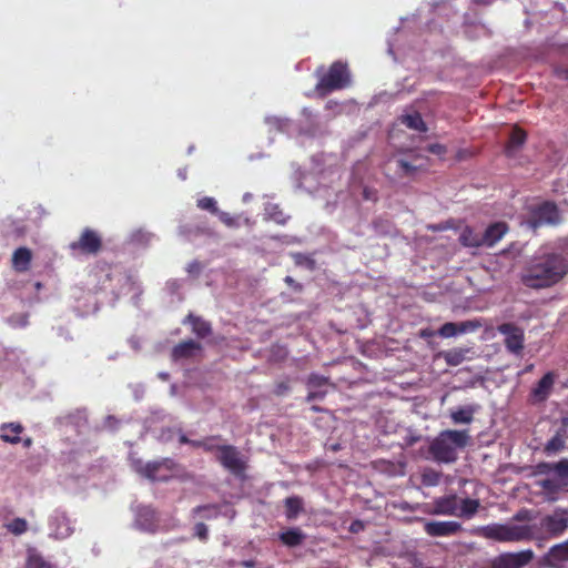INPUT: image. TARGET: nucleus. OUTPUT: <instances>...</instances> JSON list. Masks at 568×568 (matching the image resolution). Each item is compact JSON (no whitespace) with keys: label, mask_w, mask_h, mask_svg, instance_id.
Returning <instances> with one entry per match:
<instances>
[{"label":"nucleus","mask_w":568,"mask_h":568,"mask_svg":"<svg viewBox=\"0 0 568 568\" xmlns=\"http://www.w3.org/2000/svg\"><path fill=\"white\" fill-rule=\"evenodd\" d=\"M469 348H452L442 353V357L449 366H458L466 359Z\"/></svg>","instance_id":"2f4dec72"},{"label":"nucleus","mask_w":568,"mask_h":568,"mask_svg":"<svg viewBox=\"0 0 568 568\" xmlns=\"http://www.w3.org/2000/svg\"><path fill=\"white\" fill-rule=\"evenodd\" d=\"M201 271V264L199 262H192L189 264L187 272L189 273H199Z\"/></svg>","instance_id":"603ef678"},{"label":"nucleus","mask_w":568,"mask_h":568,"mask_svg":"<svg viewBox=\"0 0 568 568\" xmlns=\"http://www.w3.org/2000/svg\"><path fill=\"white\" fill-rule=\"evenodd\" d=\"M194 535L202 541H206L209 538L207 526L203 523H197L194 526Z\"/></svg>","instance_id":"c03bdc74"},{"label":"nucleus","mask_w":568,"mask_h":568,"mask_svg":"<svg viewBox=\"0 0 568 568\" xmlns=\"http://www.w3.org/2000/svg\"><path fill=\"white\" fill-rule=\"evenodd\" d=\"M568 562V539L554 545L542 557V565L549 568H564Z\"/></svg>","instance_id":"f8f14e48"},{"label":"nucleus","mask_w":568,"mask_h":568,"mask_svg":"<svg viewBox=\"0 0 568 568\" xmlns=\"http://www.w3.org/2000/svg\"><path fill=\"white\" fill-rule=\"evenodd\" d=\"M536 484L550 501L557 500L559 493L568 491V487L554 476L540 479Z\"/></svg>","instance_id":"dca6fc26"},{"label":"nucleus","mask_w":568,"mask_h":568,"mask_svg":"<svg viewBox=\"0 0 568 568\" xmlns=\"http://www.w3.org/2000/svg\"><path fill=\"white\" fill-rule=\"evenodd\" d=\"M264 211L265 220L273 221L278 225H285L290 220V215L278 204L267 203Z\"/></svg>","instance_id":"cd10ccee"},{"label":"nucleus","mask_w":568,"mask_h":568,"mask_svg":"<svg viewBox=\"0 0 568 568\" xmlns=\"http://www.w3.org/2000/svg\"><path fill=\"white\" fill-rule=\"evenodd\" d=\"M138 523L145 531L154 532L158 526L155 511L150 507L141 508L138 514Z\"/></svg>","instance_id":"a878e982"},{"label":"nucleus","mask_w":568,"mask_h":568,"mask_svg":"<svg viewBox=\"0 0 568 568\" xmlns=\"http://www.w3.org/2000/svg\"><path fill=\"white\" fill-rule=\"evenodd\" d=\"M32 445V439L30 437L23 439V446L29 448Z\"/></svg>","instance_id":"052dcab7"},{"label":"nucleus","mask_w":568,"mask_h":568,"mask_svg":"<svg viewBox=\"0 0 568 568\" xmlns=\"http://www.w3.org/2000/svg\"><path fill=\"white\" fill-rule=\"evenodd\" d=\"M216 215H217L219 220L227 227H237L239 226L237 217L232 216L230 213L219 211V213Z\"/></svg>","instance_id":"79ce46f5"},{"label":"nucleus","mask_w":568,"mask_h":568,"mask_svg":"<svg viewBox=\"0 0 568 568\" xmlns=\"http://www.w3.org/2000/svg\"><path fill=\"white\" fill-rule=\"evenodd\" d=\"M24 568H55L51 562L47 561L40 554L29 550Z\"/></svg>","instance_id":"72a5a7b5"},{"label":"nucleus","mask_w":568,"mask_h":568,"mask_svg":"<svg viewBox=\"0 0 568 568\" xmlns=\"http://www.w3.org/2000/svg\"><path fill=\"white\" fill-rule=\"evenodd\" d=\"M183 324H190L192 332L199 338H205L212 334L211 323L202 318L201 316L189 313Z\"/></svg>","instance_id":"aec40b11"},{"label":"nucleus","mask_w":568,"mask_h":568,"mask_svg":"<svg viewBox=\"0 0 568 568\" xmlns=\"http://www.w3.org/2000/svg\"><path fill=\"white\" fill-rule=\"evenodd\" d=\"M174 467L175 463L173 459L164 458L162 460L146 463L145 465L139 463L136 471L153 481H166L171 478V473Z\"/></svg>","instance_id":"0eeeda50"},{"label":"nucleus","mask_w":568,"mask_h":568,"mask_svg":"<svg viewBox=\"0 0 568 568\" xmlns=\"http://www.w3.org/2000/svg\"><path fill=\"white\" fill-rule=\"evenodd\" d=\"M285 517L294 520L304 511V501L300 496H290L284 499Z\"/></svg>","instance_id":"393cba45"},{"label":"nucleus","mask_w":568,"mask_h":568,"mask_svg":"<svg viewBox=\"0 0 568 568\" xmlns=\"http://www.w3.org/2000/svg\"><path fill=\"white\" fill-rule=\"evenodd\" d=\"M568 274V258L560 252H541L534 255L524 267L520 281L532 290L549 288Z\"/></svg>","instance_id":"f03ea898"},{"label":"nucleus","mask_w":568,"mask_h":568,"mask_svg":"<svg viewBox=\"0 0 568 568\" xmlns=\"http://www.w3.org/2000/svg\"><path fill=\"white\" fill-rule=\"evenodd\" d=\"M459 242L466 247L483 246L481 234L476 233L470 226H465L459 235Z\"/></svg>","instance_id":"7c9ffc66"},{"label":"nucleus","mask_w":568,"mask_h":568,"mask_svg":"<svg viewBox=\"0 0 568 568\" xmlns=\"http://www.w3.org/2000/svg\"><path fill=\"white\" fill-rule=\"evenodd\" d=\"M527 140V133L519 126H514L510 134L508 142L505 146V154L508 158L514 156L517 151L525 144Z\"/></svg>","instance_id":"412c9836"},{"label":"nucleus","mask_w":568,"mask_h":568,"mask_svg":"<svg viewBox=\"0 0 568 568\" xmlns=\"http://www.w3.org/2000/svg\"><path fill=\"white\" fill-rule=\"evenodd\" d=\"M32 252L28 247H19L13 252L12 266L18 272H26L30 267Z\"/></svg>","instance_id":"b1692460"},{"label":"nucleus","mask_w":568,"mask_h":568,"mask_svg":"<svg viewBox=\"0 0 568 568\" xmlns=\"http://www.w3.org/2000/svg\"><path fill=\"white\" fill-rule=\"evenodd\" d=\"M293 258L295 264L298 266H306L311 271L315 268V261L303 253L293 254Z\"/></svg>","instance_id":"4c0bfd02"},{"label":"nucleus","mask_w":568,"mask_h":568,"mask_svg":"<svg viewBox=\"0 0 568 568\" xmlns=\"http://www.w3.org/2000/svg\"><path fill=\"white\" fill-rule=\"evenodd\" d=\"M326 395L325 390H311L306 396V402H313L315 399H323Z\"/></svg>","instance_id":"09e8293b"},{"label":"nucleus","mask_w":568,"mask_h":568,"mask_svg":"<svg viewBox=\"0 0 568 568\" xmlns=\"http://www.w3.org/2000/svg\"><path fill=\"white\" fill-rule=\"evenodd\" d=\"M475 2L479 4H489L493 2V0H475Z\"/></svg>","instance_id":"680f3d73"},{"label":"nucleus","mask_w":568,"mask_h":568,"mask_svg":"<svg viewBox=\"0 0 568 568\" xmlns=\"http://www.w3.org/2000/svg\"><path fill=\"white\" fill-rule=\"evenodd\" d=\"M364 529H365V524L359 519L353 520L348 528V530L352 534H358V532L363 531Z\"/></svg>","instance_id":"de8ad7c7"},{"label":"nucleus","mask_w":568,"mask_h":568,"mask_svg":"<svg viewBox=\"0 0 568 568\" xmlns=\"http://www.w3.org/2000/svg\"><path fill=\"white\" fill-rule=\"evenodd\" d=\"M476 413V406L468 405L459 407L450 413V418L454 424H470Z\"/></svg>","instance_id":"c756f323"},{"label":"nucleus","mask_w":568,"mask_h":568,"mask_svg":"<svg viewBox=\"0 0 568 568\" xmlns=\"http://www.w3.org/2000/svg\"><path fill=\"white\" fill-rule=\"evenodd\" d=\"M313 409H314L315 412H318V410H320V408H318V407H316V406H314V407H313Z\"/></svg>","instance_id":"0e129e2a"},{"label":"nucleus","mask_w":568,"mask_h":568,"mask_svg":"<svg viewBox=\"0 0 568 568\" xmlns=\"http://www.w3.org/2000/svg\"><path fill=\"white\" fill-rule=\"evenodd\" d=\"M555 72L557 77L561 79H568V68H557Z\"/></svg>","instance_id":"864d4df0"},{"label":"nucleus","mask_w":568,"mask_h":568,"mask_svg":"<svg viewBox=\"0 0 568 568\" xmlns=\"http://www.w3.org/2000/svg\"><path fill=\"white\" fill-rule=\"evenodd\" d=\"M412 444H413V438L407 439V445H412Z\"/></svg>","instance_id":"e2e57ef3"},{"label":"nucleus","mask_w":568,"mask_h":568,"mask_svg":"<svg viewBox=\"0 0 568 568\" xmlns=\"http://www.w3.org/2000/svg\"><path fill=\"white\" fill-rule=\"evenodd\" d=\"M568 530V508L557 507L531 525L491 524L483 527L485 538L499 542L547 541Z\"/></svg>","instance_id":"f257e3e1"},{"label":"nucleus","mask_w":568,"mask_h":568,"mask_svg":"<svg viewBox=\"0 0 568 568\" xmlns=\"http://www.w3.org/2000/svg\"><path fill=\"white\" fill-rule=\"evenodd\" d=\"M216 460L236 477H242L247 467L241 452L233 445L217 446Z\"/></svg>","instance_id":"39448f33"},{"label":"nucleus","mask_w":568,"mask_h":568,"mask_svg":"<svg viewBox=\"0 0 568 568\" xmlns=\"http://www.w3.org/2000/svg\"><path fill=\"white\" fill-rule=\"evenodd\" d=\"M513 519L519 523H529L535 519L534 511L531 509L521 508L513 516Z\"/></svg>","instance_id":"37998d69"},{"label":"nucleus","mask_w":568,"mask_h":568,"mask_svg":"<svg viewBox=\"0 0 568 568\" xmlns=\"http://www.w3.org/2000/svg\"><path fill=\"white\" fill-rule=\"evenodd\" d=\"M535 216L539 222L549 224H556L560 220L558 207L552 202L540 204L535 211Z\"/></svg>","instance_id":"6ab92c4d"},{"label":"nucleus","mask_w":568,"mask_h":568,"mask_svg":"<svg viewBox=\"0 0 568 568\" xmlns=\"http://www.w3.org/2000/svg\"><path fill=\"white\" fill-rule=\"evenodd\" d=\"M284 282L290 286L292 287L294 291L296 292H301L303 290V286L301 283L296 282L293 277L291 276H286L284 278Z\"/></svg>","instance_id":"3c124183"},{"label":"nucleus","mask_w":568,"mask_h":568,"mask_svg":"<svg viewBox=\"0 0 568 568\" xmlns=\"http://www.w3.org/2000/svg\"><path fill=\"white\" fill-rule=\"evenodd\" d=\"M400 122L403 124H405L408 129H412V130H415L418 132L427 131V125L418 112L402 115Z\"/></svg>","instance_id":"473e14b6"},{"label":"nucleus","mask_w":568,"mask_h":568,"mask_svg":"<svg viewBox=\"0 0 568 568\" xmlns=\"http://www.w3.org/2000/svg\"><path fill=\"white\" fill-rule=\"evenodd\" d=\"M428 152L436 154V155H445L447 152V149L445 145L439 143H433L427 146Z\"/></svg>","instance_id":"a18cd8bd"},{"label":"nucleus","mask_w":568,"mask_h":568,"mask_svg":"<svg viewBox=\"0 0 568 568\" xmlns=\"http://www.w3.org/2000/svg\"><path fill=\"white\" fill-rule=\"evenodd\" d=\"M179 442L181 444H190L191 439H189L185 435H181Z\"/></svg>","instance_id":"bf43d9fd"},{"label":"nucleus","mask_w":568,"mask_h":568,"mask_svg":"<svg viewBox=\"0 0 568 568\" xmlns=\"http://www.w3.org/2000/svg\"><path fill=\"white\" fill-rule=\"evenodd\" d=\"M565 443L559 436H554L549 439L545 446V450L549 453H556L564 448Z\"/></svg>","instance_id":"ea45409f"},{"label":"nucleus","mask_w":568,"mask_h":568,"mask_svg":"<svg viewBox=\"0 0 568 568\" xmlns=\"http://www.w3.org/2000/svg\"><path fill=\"white\" fill-rule=\"evenodd\" d=\"M280 541L290 548L301 546L306 539V535L297 527L288 528L278 534Z\"/></svg>","instance_id":"5701e85b"},{"label":"nucleus","mask_w":568,"mask_h":568,"mask_svg":"<svg viewBox=\"0 0 568 568\" xmlns=\"http://www.w3.org/2000/svg\"><path fill=\"white\" fill-rule=\"evenodd\" d=\"M557 375L555 372H547L530 389L528 402L532 405L545 403L552 389Z\"/></svg>","instance_id":"6e6552de"},{"label":"nucleus","mask_w":568,"mask_h":568,"mask_svg":"<svg viewBox=\"0 0 568 568\" xmlns=\"http://www.w3.org/2000/svg\"><path fill=\"white\" fill-rule=\"evenodd\" d=\"M508 232V225L505 222H495L490 224L481 234L483 246L491 247Z\"/></svg>","instance_id":"f3484780"},{"label":"nucleus","mask_w":568,"mask_h":568,"mask_svg":"<svg viewBox=\"0 0 568 568\" xmlns=\"http://www.w3.org/2000/svg\"><path fill=\"white\" fill-rule=\"evenodd\" d=\"M420 155H413L412 160L406 158H395L389 161V165H394V172L397 178H410L415 175L416 172L424 170L425 165L422 163Z\"/></svg>","instance_id":"9b49d317"},{"label":"nucleus","mask_w":568,"mask_h":568,"mask_svg":"<svg viewBox=\"0 0 568 568\" xmlns=\"http://www.w3.org/2000/svg\"><path fill=\"white\" fill-rule=\"evenodd\" d=\"M458 504L459 497L456 494L438 497L433 503L434 514L457 517Z\"/></svg>","instance_id":"2eb2a0df"},{"label":"nucleus","mask_w":568,"mask_h":568,"mask_svg":"<svg viewBox=\"0 0 568 568\" xmlns=\"http://www.w3.org/2000/svg\"><path fill=\"white\" fill-rule=\"evenodd\" d=\"M205 511L204 517L210 519L211 517H216L219 513V507L216 505H202L197 506L193 509L194 514H200Z\"/></svg>","instance_id":"a19ab883"},{"label":"nucleus","mask_w":568,"mask_h":568,"mask_svg":"<svg viewBox=\"0 0 568 568\" xmlns=\"http://www.w3.org/2000/svg\"><path fill=\"white\" fill-rule=\"evenodd\" d=\"M429 229L433 230V231H443V230H446L447 226H445L443 224H437V225L429 226Z\"/></svg>","instance_id":"13d9d810"},{"label":"nucleus","mask_w":568,"mask_h":568,"mask_svg":"<svg viewBox=\"0 0 568 568\" xmlns=\"http://www.w3.org/2000/svg\"><path fill=\"white\" fill-rule=\"evenodd\" d=\"M534 557L535 554L531 549L501 554L495 559L493 568H523L527 566Z\"/></svg>","instance_id":"9d476101"},{"label":"nucleus","mask_w":568,"mask_h":568,"mask_svg":"<svg viewBox=\"0 0 568 568\" xmlns=\"http://www.w3.org/2000/svg\"><path fill=\"white\" fill-rule=\"evenodd\" d=\"M197 207H200L201 210L209 211V212H211L213 214H217L219 213L216 201L213 197H210V196H204L202 199H199L197 200Z\"/></svg>","instance_id":"e433bc0d"},{"label":"nucleus","mask_w":568,"mask_h":568,"mask_svg":"<svg viewBox=\"0 0 568 568\" xmlns=\"http://www.w3.org/2000/svg\"><path fill=\"white\" fill-rule=\"evenodd\" d=\"M498 332L505 336V346L513 354H520L524 349V331L513 323H504L498 326Z\"/></svg>","instance_id":"1a4fd4ad"},{"label":"nucleus","mask_w":568,"mask_h":568,"mask_svg":"<svg viewBox=\"0 0 568 568\" xmlns=\"http://www.w3.org/2000/svg\"><path fill=\"white\" fill-rule=\"evenodd\" d=\"M349 82L351 75L347 64L335 61L329 65L328 71L320 78L315 90L318 95L325 97L332 91L346 88Z\"/></svg>","instance_id":"20e7f679"},{"label":"nucleus","mask_w":568,"mask_h":568,"mask_svg":"<svg viewBox=\"0 0 568 568\" xmlns=\"http://www.w3.org/2000/svg\"><path fill=\"white\" fill-rule=\"evenodd\" d=\"M424 530L432 537H448L457 535L463 530L462 524L458 521H427L424 525Z\"/></svg>","instance_id":"ddd939ff"},{"label":"nucleus","mask_w":568,"mask_h":568,"mask_svg":"<svg viewBox=\"0 0 568 568\" xmlns=\"http://www.w3.org/2000/svg\"><path fill=\"white\" fill-rule=\"evenodd\" d=\"M542 467L547 468V471L552 473L554 477L568 487V459L564 458L557 463L544 464Z\"/></svg>","instance_id":"c85d7f7f"},{"label":"nucleus","mask_w":568,"mask_h":568,"mask_svg":"<svg viewBox=\"0 0 568 568\" xmlns=\"http://www.w3.org/2000/svg\"><path fill=\"white\" fill-rule=\"evenodd\" d=\"M288 390H290L288 383L287 382H280V383L276 384L274 393L277 396H282L285 393H287Z\"/></svg>","instance_id":"8fccbe9b"},{"label":"nucleus","mask_w":568,"mask_h":568,"mask_svg":"<svg viewBox=\"0 0 568 568\" xmlns=\"http://www.w3.org/2000/svg\"><path fill=\"white\" fill-rule=\"evenodd\" d=\"M479 327L480 323L477 321H465L459 323L447 322L440 326L438 334L444 338H449L458 334L474 332Z\"/></svg>","instance_id":"4468645a"},{"label":"nucleus","mask_w":568,"mask_h":568,"mask_svg":"<svg viewBox=\"0 0 568 568\" xmlns=\"http://www.w3.org/2000/svg\"><path fill=\"white\" fill-rule=\"evenodd\" d=\"M328 383V378L315 373H312L307 378V387L320 388Z\"/></svg>","instance_id":"58836bf2"},{"label":"nucleus","mask_w":568,"mask_h":568,"mask_svg":"<svg viewBox=\"0 0 568 568\" xmlns=\"http://www.w3.org/2000/svg\"><path fill=\"white\" fill-rule=\"evenodd\" d=\"M190 445L193 447H196V448H202V446H204V442H203V439L202 440H191Z\"/></svg>","instance_id":"6e6d98bb"},{"label":"nucleus","mask_w":568,"mask_h":568,"mask_svg":"<svg viewBox=\"0 0 568 568\" xmlns=\"http://www.w3.org/2000/svg\"><path fill=\"white\" fill-rule=\"evenodd\" d=\"M480 507L478 499L473 498H459L458 515L459 518L470 519L473 518Z\"/></svg>","instance_id":"bb28decb"},{"label":"nucleus","mask_w":568,"mask_h":568,"mask_svg":"<svg viewBox=\"0 0 568 568\" xmlns=\"http://www.w3.org/2000/svg\"><path fill=\"white\" fill-rule=\"evenodd\" d=\"M202 349V345L193 339L183 341L176 344L172 349L174 361L192 358Z\"/></svg>","instance_id":"a211bd4d"},{"label":"nucleus","mask_w":568,"mask_h":568,"mask_svg":"<svg viewBox=\"0 0 568 568\" xmlns=\"http://www.w3.org/2000/svg\"><path fill=\"white\" fill-rule=\"evenodd\" d=\"M434 335V333L429 329H423L420 331V336L426 338V337H432Z\"/></svg>","instance_id":"4d7b16f0"},{"label":"nucleus","mask_w":568,"mask_h":568,"mask_svg":"<svg viewBox=\"0 0 568 568\" xmlns=\"http://www.w3.org/2000/svg\"><path fill=\"white\" fill-rule=\"evenodd\" d=\"M6 527L11 534L20 536L28 530V521L24 518L17 517L7 524Z\"/></svg>","instance_id":"c9c22d12"},{"label":"nucleus","mask_w":568,"mask_h":568,"mask_svg":"<svg viewBox=\"0 0 568 568\" xmlns=\"http://www.w3.org/2000/svg\"><path fill=\"white\" fill-rule=\"evenodd\" d=\"M240 566L244 567V568H255V561L252 560V559H248V560H242L240 562Z\"/></svg>","instance_id":"5fc2aeb1"},{"label":"nucleus","mask_w":568,"mask_h":568,"mask_svg":"<svg viewBox=\"0 0 568 568\" xmlns=\"http://www.w3.org/2000/svg\"><path fill=\"white\" fill-rule=\"evenodd\" d=\"M442 474L433 468H425L422 473V484L426 487L437 486L440 481Z\"/></svg>","instance_id":"f704fd0d"},{"label":"nucleus","mask_w":568,"mask_h":568,"mask_svg":"<svg viewBox=\"0 0 568 568\" xmlns=\"http://www.w3.org/2000/svg\"><path fill=\"white\" fill-rule=\"evenodd\" d=\"M69 248L72 253L97 255L102 250V237L97 231L85 227L79 239L69 244Z\"/></svg>","instance_id":"423d86ee"},{"label":"nucleus","mask_w":568,"mask_h":568,"mask_svg":"<svg viewBox=\"0 0 568 568\" xmlns=\"http://www.w3.org/2000/svg\"><path fill=\"white\" fill-rule=\"evenodd\" d=\"M0 439L9 444H19L22 439L20 434L23 432V426L20 423H4L0 426Z\"/></svg>","instance_id":"4be33fe9"},{"label":"nucleus","mask_w":568,"mask_h":568,"mask_svg":"<svg viewBox=\"0 0 568 568\" xmlns=\"http://www.w3.org/2000/svg\"><path fill=\"white\" fill-rule=\"evenodd\" d=\"M216 438H219V436H211V437H206L203 439L204 442V446H202V448L206 452V453H213V452H216V447L219 445H214L212 442L215 440Z\"/></svg>","instance_id":"49530a36"},{"label":"nucleus","mask_w":568,"mask_h":568,"mask_svg":"<svg viewBox=\"0 0 568 568\" xmlns=\"http://www.w3.org/2000/svg\"><path fill=\"white\" fill-rule=\"evenodd\" d=\"M468 440L467 430L446 429L430 442L428 453L435 462L450 464L457 459V450L466 447Z\"/></svg>","instance_id":"7ed1b4c3"}]
</instances>
